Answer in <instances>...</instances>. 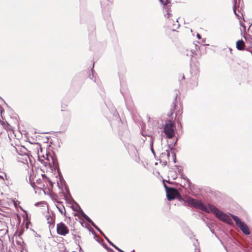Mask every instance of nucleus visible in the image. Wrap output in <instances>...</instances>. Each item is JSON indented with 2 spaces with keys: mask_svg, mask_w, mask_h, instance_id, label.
Returning a JSON list of instances; mask_svg holds the SVG:
<instances>
[{
  "mask_svg": "<svg viewBox=\"0 0 252 252\" xmlns=\"http://www.w3.org/2000/svg\"><path fill=\"white\" fill-rule=\"evenodd\" d=\"M190 206L199 209L206 212H209V207H207L200 200L194 199L191 197H188L185 201Z\"/></svg>",
  "mask_w": 252,
  "mask_h": 252,
  "instance_id": "nucleus-1",
  "label": "nucleus"
},
{
  "mask_svg": "<svg viewBox=\"0 0 252 252\" xmlns=\"http://www.w3.org/2000/svg\"><path fill=\"white\" fill-rule=\"evenodd\" d=\"M209 212L211 211L212 213L215 214L216 217L220 220L229 224H231L232 223V221L230 217L226 214L219 210L216 207L212 205H209Z\"/></svg>",
  "mask_w": 252,
  "mask_h": 252,
  "instance_id": "nucleus-2",
  "label": "nucleus"
},
{
  "mask_svg": "<svg viewBox=\"0 0 252 252\" xmlns=\"http://www.w3.org/2000/svg\"><path fill=\"white\" fill-rule=\"evenodd\" d=\"M231 217L235 222L236 225L241 229V230L246 235L250 234V230L248 225L243 221H241L239 217L231 214Z\"/></svg>",
  "mask_w": 252,
  "mask_h": 252,
  "instance_id": "nucleus-3",
  "label": "nucleus"
},
{
  "mask_svg": "<svg viewBox=\"0 0 252 252\" xmlns=\"http://www.w3.org/2000/svg\"><path fill=\"white\" fill-rule=\"evenodd\" d=\"M173 126V123L170 121L166 123L165 125L163 131L166 134V137L169 139L172 138L174 136L175 132Z\"/></svg>",
  "mask_w": 252,
  "mask_h": 252,
  "instance_id": "nucleus-4",
  "label": "nucleus"
},
{
  "mask_svg": "<svg viewBox=\"0 0 252 252\" xmlns=\"http://www.w3.org/2000/svg\"><path fill=\"white\" fill-rule=\"evenodd\" d=\"M164 186L166 189V196L168 200H172L175 198V197L179 195V192L178 190L173 188H168L164 184Z\"/></svg>",
  "mask_w": 252,
  "mask_h": 252,
  "instance_id": "nucleus-5",
  "label": "nucleus"
},
{
  "mask_svg": "<svg viewBox=\"0 0 252 252\" xmlns=\"http://www.w3.org/2000/svg\"><path fill=\"white\" fill-rule=\"evenodd\" d=\"M128 151L129 154L133 157L134 160L137 162H139L140 157L138 154V150L132 144H129L127 146Z\"/></svg>",
  "mask_w": 252,
  "mask_h": 252,
  "instance_id": "nucleus-6",
  "label": "nucleus"
},
{
  "mask_svg": "<svg viewBox=\"0 0 252 252\" xmlns=\"http://www.w3.org/2000/svg\"><path fill=\"white\" fill-rule=\"evenodd\" d=\"M57 232L60 235L65 236L68 233L69 230L64 223L61 222L57 225Z\"/></svg>",
  "mask_w": 252,
  "mask_h": 252,
  "instance_id": "nucleus-7",
  "label": "nucleus"
},
{
  "mask_svg": "<svg viewBox=\"0 0 252 252\" xmlns=\"http://www.w3.org/2000/svg\"><path fill=\"white\" fill-rule=\"evenodd\" d=\"M245 45V42L242 39L239 40L236 42V48L238 50H243L244 49Z\"/></svg>",
  "mask_w": 252,
  "mask_h": 252,
  "instance_id": "nucleus-8",
  "label": "nucleus"
},
{
  "mask_svg": "<svg viewBox=\"0 0 252 252\" xmlns=\"http://www.w3.org/2000/svg\"><path fill=\"white\" fill-rule=\"evenodd\" d=\"M79 212L81 214V216L86 220V221L89 223H91V222L92 221V220L84 213L83 210L80 209L79 211Z\"/></svg>",
  "mask_w": 252,
  "mask_h": 252,
  "instance_id": "nucleus-9",
  "label": "nucleus"
},
{
  "mask_svg": "<svg viewBox=\"0 0 252 252\" xmlns=\"http://www.w3.org/2000/svg\"><path fill=\"white\" fill-rule=\"evenodd\" d=\"M195 52L194 50L191 49H188L186 50L185 54L187 56L191 58L193 57L194 53Z\"/></svg>",
  "mask_w": 252,
  "mask_h": 252,
  "instance_id": "nucleus-10",
  "label": "nucleus"
},
{
  "mask_svg": "<svg viewBox=\"0 0 252 252\" xmlns=\"http://www.w3.org/2000/svg\"><path fill=\"white\" fill-rule=\"evenodd\" d=\"M106 240L108 242V243L111 245L112 246H113L114 248H115L116 250H117L120 252H125L120 249H119L118 247H117L116 245H115L113 242L110 241V240L108 238H105Z\"/></svg>",
  "mask_w": 252,
  "mask_h": 252,
  "instance_id": "nucleus-11",
  "label": "nucleus"
},
{
  "mask_svg": "<svg viewBox=\"0 0 252 252\" xmlns=\"http://www.w3.org/2000/svg\"><path fill=\"white\" fill-rule=\"evenodd\" d=\"M173 28L172 30L175 31L176 29H178L180 27V25L178 23V21L177 20L173 24Z\"/></svg>",
  "mask_w": 252,
  "mask_h": 252,
  "instance_id": "nucleus-12",
  "label": "nucleus"
},
{
  "mask_svg": "<svg viewBox=\"0 0 252 252\" xmlns=\"http://www.w3.org/2000/svg\"><path fill=\"white\" fill-rule=\"evenodd\" d=\"M93 226H94L95 229H96L100 234H103V232L97 227V225H95V224L92 221L90 223Z\"/></svg>",
  "mask_w": 252,
  "mask_h": 252,
  "instance_id": "nucleus-13",
  "label": "nucleus"
},
{
  "mask_svg": "<svg viewBox=\"0 0 252 252\" xmlns=\"http://www.w3.org/2000/svg\"><path fill=\"white\" fill-rule=\"evenodd\" d=\"M153 144H154V138L153 137L151 138V141H150V148L152 152L155 154L154 150L153 149Z\"/></svg>",
  "mask_w": 252,
  "mask_h": 252,
  "instance_id": "nucleus-14",
  "label": "nucleus"
},
{
  "mask_svg": "<svg viewBox=\"0 0 252 252\" xmlns=\"http://www.w3.org/2000/svg\"><path fill=\"white\" fill-rule=\"evenodd\" d=\"M29 180H30V184L31 185V186L34 188V186H35V184L34 183L33 181H32L33 180V178L32 177V175H31L29 177Z\"/></svg>",
  "mask_w": 252,
  "mask_h": 252,
  "instance_id": "nucleus-15",
  "label": "nucleus"
},
{
  "mask_svg": "<svg viewBox=\"0 0 252 252\" xmlns=\"http://www.w3.org/2000/svg\"><path fill=\"white\" fill-rule=\"evenodd\" d=\"M47 220L48 223L52 224L53 223V219L50 216L47 217Z\"/></svg>",
  "mask_w": 252,
  "mask_h": 252,
  "instance_id": "nucleus-16",
  "label": "nucleus"
},
{
  "mask_svg": "<svg viewBox=\"0 0 252 252\" xmlns=\"http://www.w3.org/2000/svg\"><path fill=\"white\" fill-rule=\"evenodd\" d=\"M57 208L58 209L59 212L61 213L62 215H65V212L64 213L63 212V209L62 208H60L58 206H57Z\"/></svg>",
  "mask_w": 252,
  "mask_h": 252,
  "instance_id": "nucleus-17",
  "label": "nucleus"
},
{
  "mask_svg": "<svg viewBox=\"0 0 252 252\" xmlns=\"http://www.w3.org/2000/svg\"><path fill=\"white\" fill-rule=\"evenodd\" d=\"M193 244H194V246L196 247V248L195 249V252H198V250L197 249V244H198L197 240H196V244L195 243H193Z\"/></svg>",
  "mask_w": 252,
  "mask_h": 252,
  "instance_id": "nucleus-18",
  "label": "nucleus"
},
{
  "mask_svg": "<svg viewBox=\"0 0 252 252\" xmlns=\"http://www.w3.org/2000/svg\"><path fill=\"white\" fill-rule=\"evenodd\" d=\"M113 0H101V3H102L103 2V3H104V4H105L107 2H112L113 1Z\"/></svg>",
  "mask_w": 252,
  "mask_h": 252,
  "instance_id": "nucleus-19",
  "label": "nucleus"
},
{
  "mask_svg": "<svg viewBox=\"0 0 252 252\" xmlns=\"http://www.w3.org/2000/svg\"><path fill=\"white\" fill-rule=\"evenodd\" d=\"M233 11H234V13L235 14V15H236L237 17H239V15L237 14L236 11V5H235V3L234 4V5L233 6Z\"/></svg>",
  "mask_w": 252,
  "mask_h": 252,
  "instance_id": "nucleus-20",
  "label": "nucleus"
},
{
  "mask_svg": "<svg viewBox=\"0 0 252 252\" xmlns=\"http://www.w3.org/2000/svg\"><path fill=\"white\" fill-rule=\"evenodd\" d=\"M103 246H104V247L106 249H107V250H108V251H110L111 252V250H110V248H108V247H107V246L106 244H103Z\"/></svg>",
  "mask_w": 252,
  "mask_h": 252,
  "instance_id": "nucleus-21",
  "label": "nucleus"
},
{
  "mask_svg": "<svg viewBox=\"0 0 252 252\" xmlns=\"http://www.w3.org/2000/svg\"><path fill=\"white\" fill-rule=\"evenodd\" d=\"M166 151L167 152V156L168 157H169L170 156L169 151L168 150H166Z\"/></svg>",
  "mask_w": 252,
  "mask_h": 252,
  "instance_id": "nucleus-22",
  "label": "nucleus"
},
{
  "mask_svg": "<svg viewBox=\"0 0 252 252\" xmlns=\"http://www.w3.org/2000/svg\"><path fill=\"white\" fill-rule=\"evenodd\" d=\"M197 38L198 39H200L201 38V35L197 33Z\"/></svg>",
  "mask_w": 252,
  "mask_h": 252,
  "instance_id": "nucleus-23",
  "label": "nucleus"
},
{
  "mask_svg": "<svg viewBox=\"0 0 252 252\" xmlns=\"http://www.w3.org/2000/svg\"><path fill=\"white\" fill-rule=\"evenodd\" d=\"M170 16V14L169 13H167L165 15V17L167 18H169Z\"/></svg>",
  "mask_w": 252,
  "mask_h": 252,
  "instance_id": "nucleus-24",
  "label": "nucleus"
},
{
  "mask_svg": "<svg viewBox=\"0 0 252 252\" xmlns=\"http://www.w3.org/2000/svg\"><path fill=\"white\" fill-rule=\"evenodd\" d=\"M161 3L165 5V1H164L163 0H159Z\"/></svg>",
  "mask_w": 252,
  "mask_h": 252,
  "instance_id": "nucleus-25",
  "label": "nucleus"
},
{
  "mask_svg": "<svg viewBox=\"0 0 252 252\" xmlns=\"http://www.w3.org/2000/svg\"><path fill=\"white\" fill-rule=\"evenodd\" d=\"M169 2L168 0H165V4H167Z\"/></svg>",
  "mask_w": 252,
  "mask_h": 252,
  "instance_id": "nucleus-26",
  "label": "nucleus"
},
{
  "mask_svg": "<svg viewBox=\"0 0 252 252\" xmlns=\"http://www.w3.org/2000/svg\"><path fill=\"white\" fill-rule=\"evenodd\" d=\"M93 233L94 234V236H95V237H98V236L96 235V234H95V232H94V231L93 232Z\"/></svg>",
  "mask_w": 252,
  "mask_h": 252,
  "instance_id": "nucleus-27",
  "label": "nucleus"
},
{
  "mask_svg": "<svg viewBox=\"0 0 252 252\" xmlns=\"http://www.w3.org/2000/svg\"><path fill=\"white\" fill-rule=\"evenodd\" d=\"M101 234L104 236L105 239V238H107L103 233V234Z\"/></svg>",
  "mask_w": 252,
  "mask_h": 252,
  "instance_id": "nucleus-28",
  "label": "nucleus"
},
{
  "mask_svg": "<svg viewBox=\"0 0 252 252\" xmlns=\"http://www.w3.org/2000/svg\"><path fill=\"white\" fill-rule=\"evenodd\" d=\"M110 250H111V252H114V251L112 249H110Z\"/></svg>",
  "mask_w": 252,
  "mask_h": 252,
  "instance_id": "nucleus-29",
  "label": "nucleus"
},
{
  "mask_svg": "<svg viewBox=\"0 0 252 252\" xmlns=\"http://www.w3.org/2000/svg\"><path fill=\"white\" fill-rule=\"evenodd\" d=\"M173 156L175 157V154L174 153H173Z\"/></svg>",
  "mask_w": 252,
  "mask_h": 252,
  "instance_id": "nucleus-30",
  "label": "nucleus"
},
{
  "mask_svg": "<svg viewBox=\"0 0 252 252\" xmlns=\"http://www.w3.org/2000/svg\"><path fill=\"white\" fill-rule=\"evenodd\" d=\"M251 54H252V52H251Z\"/></svg>",
  "mask_w": 252,
  "mask_h": 252,
  "instance_id": "nucleus-31",
  "label": "nucleus"
},
{
  "mask_svg": "<svg viewBox=\"0 0 252 252\" xmlns=\"http://www.w3.org/2000/svg\"><path fill=\"white\" fill-rule=\"evenodd\" d=\"M252 39V37H251Z\"/></svg>",
  "mask_w": 252,
  "mask_h": 252,
  "instance_id": "nucleus-32",
  "label": "nucleus"
}]
</instances>
